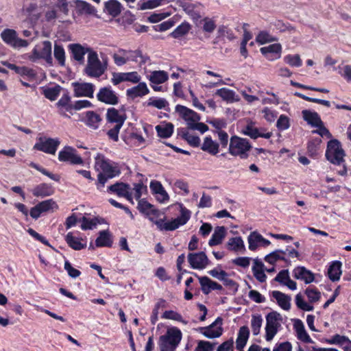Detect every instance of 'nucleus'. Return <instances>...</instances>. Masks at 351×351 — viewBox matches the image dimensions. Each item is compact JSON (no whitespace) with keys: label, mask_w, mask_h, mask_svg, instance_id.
Listing matches in <instances>:
<instances>
[{"label":"nucleus","mask_w":351,"mask_h":351,"mask_svg":"<svg viewBox=\"0 0 351 351\" xmlns=\"http://www.w3.org/2000/svg\"><path fill=\"white\" fill-rule=\"evenodd\" d=\"M263 323V318L261 315H253L251 320V327L254 335H258L260 333Z\"/></svg>","instance_id":"56"},{"label":"nucleus","mask_w":351,"mask_h":351,"mask_svg":"<svg viewBox=\"0 0 351 351\" xmlns=\"http://www.w3.org/2000/svg\"><path fill=\"white\" fill-rule=\"evenodd\" d=\"M138 209L146 215H154L156 217L160 215V212L158 210L155 209L153 205L143 199L138 200Z\"/></svg>","instance_id":"37"},{"label":"nucleus","mask_w":351,"mask_h":351,"mask_svg":"<svg viewBox=\"0 0 351 351\" xmlns=\"http://www.w3.org/2000/svg\"><path fill=\"white\" fill-rule=\"evenodd\" d=\"M265 339L271 341L280 327L281 315L276 311H273L266 315Z\"/></svg>","instance_id":"10"},{"label":"nucleus","mask_w":351,"mask_h":351,"mask_svg":"<svg viewBox=\"0 0 351 351\" xmlns=\"http://www.w3.org/2000/svg\"><path fill=\"white\" fill-rule=\"evenodd\" d=\"M56 106L58 109V113L60 116L70 118L67 112L72 114L73 104L71 101V97L69 93L66 92L62 95L61 98L56 104Z\"/></svg>","instance_id":"17"},{"label":"nucleus","mask_w":351,"mask_h":351,"mask_svg":"<svg viewBox=\"0 0 351 351\" xmlns=\"http://www.w3.org/2000/svg\"><path fill=\"white\" fill-rule=\"evenodd\" d=\"M169 78L168 73L165 71H152L148 76L149 80L152 84H160L165 82Z\"/></svg>","instance_id":"48"},{"label":"nucleus","mask_w":351,"mask_h":351,"mask_svg":"<svg viewBox=\"0 0 351 351\" xmlns=\"http://www.w3.org/2000/svg\"><path fill=\"white\" fill-rule=\"evenodd\" d=\"M57 208L58 205L56 202L51 199H47L38 203L34 207L32 208L29 214L32 218L36 219L40 216L41 213L53 210Z\"/></svg>","instance_id":"18"},{"label":"nucleus","mask_w":351,"mask_h":351,"mask_svg":"<svg viewBox=\"0 0 351 351\" xmlns=\"http://www.w3.org/2000/svg\"><path fill=\"white\" fill-rule=\"evenodd\" d=\"M54 57L61 66L65 64V51L62 46L56 44L54 45Z\"/></svg>","instance_id":"57"},{"label":"nucleus","mask_w":351,"mask_h":351,"mask_svg":"<svg viewBox=\"0 0 351 351\" xmlns=\"http://www.w3.org/2000/svg\"><path fill=\"white\" fill-rule=\"evenodd\" d=\"M294 278L304 281L305 283L309 284L314 281V274L304 267H298L293 271Z\"/></svg>","instance_id":"26"},{"label":"nucleus","mask_w":351,"mask_h":351,"mask_svg":"<svg viewBox=\"0 0 351 351\" xmlns=\"http://www.w3.org/2000/svg\"><path fill=\"white\" fill-rule=\"evenodd\" d=\"M294 329L295 330L297 337L299 340L304 343H313V341L306 331L301 320L296 319L294 324Z\"/></svg>","instance_id":"33"},{"label":"nucleus","mask_w":351,"mask_h":351,"mask_svg":"<svg viewBox=\"0 0 351 351\" xmlns=\"http://www.w3.org/2000/svg\"><path fill=\"white\" fill-rule=\"evenodd\" d=\"M345 152L341 143L337 139L328 141L326 151V157L331 163L340 165L344 162Z\"/></svg>","instance_id":"9"},{"label":"nucleus","mask_w":351,"mask_h":351,"mask_svg":"<svg viewBox=\"0 0 351 351\" xmlns=\"http://www.w3.org/2000/svg\"><path fill=\"white\" fill-rule=\"evenodd\" d=\"M81 221H82L81 228L84 230H92L99 223L97 218L90 219V218H87L86 217H83L81 219Z\"/></svg>","instance_id":"61"},{"label":"nucleus","mask_w":351,"mask_h":351,"mask_svg":"<svg viewBox=\"0 0 351 351\" xmlns=\"http://www.w3.org/2000/svg\"><path fill=\"white\" fill-rule=\"evenodd\" d=\"M122 8V5L117 0H110L105 3V12L114 17L121 13Z\"/></svg>","instance_id":"39"},{"label":"nucleus","mask_w":351,"mask_h":351,"mask_svg":"<svg viewBox=\"0 0 351 351\" xmlns=\"http://www.w3.org/2000/svg\"><path fill=\"white\" fill-rule=\"evenodd\" d=\"M69 49L71 51L73 58L79 62H83L84 60V55L93 51L90 48L84 47L80 44H71Z\"/></svg>","instance_id":"28"},{"label":"nucleus","mask_w":351,"mask_h":351,"mask_svg":"<svg viewBox=\"0 0 351 351\" xmlns=\"http://www.w3.org/2000/svg\"><path fill=\"white\" fill-rule=\"evenodd\" d=\"M227 248L230 251L241 252L245 251L244 242L241 237H232L226 243Z\"/></svg>","instance_id":"40"},{"label":"nucleus","mask_w":351,"mask_h":351,"mask_svg":"<svg viewBox=\"0 0 351 351\" xmlns=\"http://www.w3.org/2000/svg\"><path fill=\"white\" fill-rule=\"evenodd\" d=\"M71 86L73 88V94L76 97H93L95 91V85L88 82H72Z\"/></svg>","instance_id":"15"},{"label":"nucleus","mask_w":351,"mask_h":351,"mask_svg":"<svg viewBox=\"0 0 351 351\" xmlns=\"http://www.w3.org/2000/svg\"><path fill=\"white\" fill-rule=\"evenodd\" d=\"M260 50L269 60H274L280 57L282 47L280 44L275 43L262 47Z\"/></svg>","instance_id":"27"},{"label":"nucleus","mask_w":351,"mask_h":351,"mask_svg":"<svg viewBox=\"0 0 351 351\" xmlns=\"http://www.w3.org/2000/svg\"><path fill=\"white\" fill-rule=\"evenodd\" d=\"M176 112L186 122L189 128L200 120V116L196 112L184 106L177 105Z\"/></svg>","instance_id":"16"},{"label":"nucleus","mask_w":351,"mask_h":351,"mask_svg":"<svg viewBox=\"0 0 351 351\" xmlns=\"http://www.w3.org/2000/svg\"><path fill=\"white\" fill-rule=\"evenodd\" d=\"M188 261L191 267L195 269H203L209 264V260L203 252L189 254Z\"/></svg>","instance_id":"21"},{"label":"nucleus","mask_w":351,"mask_h":351,"mask_svg":"<svg viewBox=\"0 0 351 351\" xmlns=\"http://www.w3.org/2000/svg\"><path fill=\"white\" fill-rule=\"evenodd\" d=\"M202 23V29L204 32L206 33H213L216 28V23L215 21L209 17H204V19H201L199 24Z\"/></svg>","instance_id":"54"},{"label":"nucleus","mask_w":351,"mask_h":351,"mask_svg":"<svg viewBox=\"0 0 351 351\" xmlns=\"http://www.w3.org/2000/svg\"><path fill=\"white\" fill-rule=\"evenodd\" d=\"M273 298H274L278 306L285 311H289L291 308V296L280 291H273L271 293Z\"/></svg>","instance_id":"24"},{"label":"nucleus","mask_w":351,"mask_h":351,"mask_svg":"<svg viewBox=\"0 0 351 351\" xmlns=\"http://www.w3.org/2000/svg\"><path fill=\"white\" fill-rule=\"evenodd\" d=\"M286 252L282 250H276L270 254H267L265 257V261L270 264H274L276 261L282 260L285 263H288V260L286 258Z\"/></svg>","instance_id":"47"},{"label":"nucleus","mask_w":351,"mask_h":351,"mask_svg":"<svg viewBox=\"0 0 351 351\" xmlns=\"http://www.w3.org/2000/svg\"><path fill=\"white\" fill-rule=\"evenodd\" d=\"M54 193L52 186L48 184H40L36 186L33 190L32 193L35 197H44L51 195Z\"/></svg>","instance_id":"44"},{"label":"nucleus","mask_w":351,"mask_h":351,"mask_svg":"<svg viewBox=\"0 0 351 351\" xmlns=\"http://www.w3.org/2000/svg\"><path fill=\"white\" fill-rule=\"evenodd\" d=\"M182 137L192 147H197L200 145V138L197 136L191 134L189 132H183Z\"/></svg>","instance_id":"59"},{"label":"nucleus","mask_w":351,"mask_h":351,"mask_svg":"<svg viewBox=\"0 0 351 351\" xmlns=\"http://www.w3.org/2000/svg\"><path fill=\"white\" fill-rule=\"evenodd\" d=\"M60 86L56 85L53 87H47L44 88L43 94L47 99L51 101H55L60 95Z\"/></svg>","instance_id":"51"},{"label":"nucleus","mask_w":351,"mask_h":351,"mask_svg":"<svg viewBox=\"0 0 351 351\" xmlns=\"http://www.w3.org/2000/svg\"><path fill=\"white\" fill-rule=\"evenodd\" d=\"M94 168L99 172L95 184L99 191L104 187L108 180L118 177L121 173L119 163L110 160L99 153L95 157Z\"/></svg>","instance_id":"1"},{"label":"nucleus","mask_w":351,"mask_h":351,"mask_svg":"<svg viewBox=\"0 0 351 351\" xmlns=\"http://www.w3.org/2000/svg\"><path fill=\"white\" fill-rule=\"evenodd\" d=\"M106 119L108 123L115 124L107 133L109 138L114 141H118L119 130L126 119L125 112L111 108L107 111Z\"/></svg>","instance_id":"2"},{"label":"nucleus","mask_w":351,"mask_h":351,"mask_svg":"<svg viewBox=\"0 0 351 351\" xmlns=\"http://www.w3.org/2000/svg\"><path fill=\"white\" fill-rule=\"evenodd\" d=\"M119 52L123 55L127 56L128 62L132 61L138 63L140 66L146 64L149 61V58L146 54H143L141 50L126 51L121 49Z\"/></svg>","instance_id":"23"},{"label":"nucleus","mask_w":351,"mask_h":351,"mask_svg":"<svg viewBox=\"0 0 351 351\" xmlns=\"http://www.w3.org/2000/svg\"><path fill=\"white\" fill-rule=\"evenodd\" d=\"M305 293L310 302H317L321 297V293L316 289L311 287H308Z\"/></svg>","instance_id":"62"},{"label":"nucleus","mask_w":351,"mask_h":351,"mask_svg":"<svg viewBox=\"0 0 351 351\" xmlns=\"http://www.w3.org/2000/svg\"><path fill=\"white\" fill-rule=\"evenodd\" d=\"M284 61L293 67H299L302 66V61L298 54L287 55L284 57Z\"/></svg>","instance_id":"58"},{"label":"nucleus","mask_w":351,"mask_h":351,"mask_svg":"<svg viewBox=\"0 0 351 351\" xmlns=\"http://www.w3.org/2000/svg\"><path fill=\"white\" fill-rule=\"evenodd\" d=\"M133 195V198L140 200L142 195L147 192V186L142 182L134 184L132 190L131 189Z\"/></svg>","instance_id":"55"},{"label":"nucleus","mask_w":351,"mask_h":351,"mask_svg":"<svg viewBox=\"0 0 351 351\" xmlns=\"http://www.w3.org/2000/svg\"><path fill=\"white\" fill-rule=\"evenodd\" d=\"M251 149L252 145L247 139L236 135L231 136L228 147V153L230 155L246 159Z\"/></svg>","instance_id":"4"},{"label":"nucleus","mask_w":351,"mask_h":351,"mask_svg":"<svg viewBox=\"0 0 351 351\" xmlns=\"http://www.w3.org/2000/svg\"><path fill=\"white\" fill-rule=\"evenodd\" d=\"M158 135L164 138L170 137L173 132V125L171 123H166L164 125L156 126Z\"/></svg>","instance_id":"50"},{"label":"nucleus","mask_w":351,"mask_h":351,"mask_svg":"<svg viewBox=\"0 0 351 351\" xmlns=\"http://www.w3.org/2000/svg\"><path fill=\"white\" fill-rule=\"evenodd\" d=\"M199 281L202 287V292L204 294H208L211 290H221L222 286L219 283L213 281L207 276L199 278Z\"/></svg>","instance_id":"29"},{"label":"nucleus","mask_w":351,"mask_h":351,"mask_svg":"<svg viewBox=\"0 0 351 351\" xmlns=\"http://www.w3.org/2000/svg\"><path fill=\"white\" fill-rule=\"evenodd\" d=\"M162 318L178 321V322L184 323V324H187V322H186L183 319L182 316L180 313L174 311H165L162 315Z\"/></svg>","instance_id":"60"},{"label":"nucleus","mask_w":351,"mask_h":351,"mask_svg":"<svg viewBox=\"0 0 351 351\" xmlns=\"http://www.w3.org/2000/svg\"><path fill=\"white\" fill-rule=\"evenodd\" d=\"M276 39L273 38L267 32L261 31L256 37V41L261 45L274 41Z\"/></svg>","instance_id":"64"},{"label":"nucleus","mask_w":351,"mask_h":351,"mask_svg":"<svg viewBox=\"0 0 351 351\" xmlns=\"http://www.w3.org/2000/svg\"><path fill=\"white\" fill-rule=\"evenodd\" d=\"M201 149L213 156H215L219 153V145L213 141L210 136L204 138L203 143L201 145Z\"/></svg>","instance_id":"30"},{"label":"nucleus","mask_w":351,"mask_h":351,"mask_svg":"<svg viewBox=\"0 0 351 351\" xmlns=\"http://www.w3.org/2000/svg\"><path fill=\"white\" fill-rule=\"evenodd\" d=\"M249 249L252 251L256 250L258 247H267L270 245V241L265 239L261 234L254 231L250 234L247 237Z\"/></svg>","instance_id":"22"},{"label":"nucleus","mask_w":351,"mask_h":351,"mask_svg":"<svg viewBox=\"0 0 351 351\" xmlns=\"http://www.w3.org/2000/svg\"><path fill=\"white\" fill-rule=\"evenodd\" d=\"M3 65L5 66L8 69L14 71V72L21 75H25L28 77H34L35 72L32 69L27 66H18L14 64H11L7 61L1 62Z\"/></svg>","instance_id":"38"},{"label":"nucleus","mask_w":351,"mask_h":351,"mask_svg":"<svg viewBox=\"0 0 351 351\" xmlns=\"http://www.w3.org/2000/svg\"><path fill=\"white\" fill-rule=\"evenodd\" d=\"M58 160L60 162H67L71 165H83L82 157L77 150L70 146H65L58 154Z\"/></svg>","instance_id":"11"},{"label":"nucleus","mask_w":351,"mask_h":351,"mask_svg":"<svg viewBox=\"0 0 351 351\" xmlns=\"http://www.w3.org/2000/svg\"><path fill=\"white\" fill-rule=\"evenodd\" d=\"M221 324L222 319L219 317L208 326L201 328V332L204 336L209 339L219 337L223 332Z\"/></svg>","instance_id":"19"},{"label":"nucleus","mask_w":351,"mask_h":351,"mask_svg":"<svg viewBox=\"0 0 351 351\" xmlns=\"http://www.w3.org/2000/svg\"><path fill=\"white\" fill-rule=\"evenodd\" d=\"M66 241L69 246L75 250H80L86 247V241L82 238L74 237L71 232L66 236Z\"/></svg>","instance_id":"32"},{"label":"nucleus","mask_w":351,"mask_h":351,"mask_svg":"<svg viewBox=\"0 0 351 351\" xmlns=\"http://www.w3.org/2000/svg\"><path fill=\"white\" fill-rule=\"evenodd\" d=\"M295 304L298 308L303 311H311L313 310V306L306 302L300 293L297 294L295 296Z\"/></svg>","instance_id":"63"},{"label":"nucleus","mask_w":351,"mask_h":351,"mask_svg":"<svg viewBox=\"0 0 351 351\" xmlns=\"http://www.w3.org/2000/svg\"><path fill=\"white\" fill-rule=\"evenodd\" d=\"M226 234V229L224 226H217L215 228L214 233L213 234L210 239L208 241L210 246H215L221 243L223 239L225 238Z\"/></svg>","instance_id":"36"},{"label":"nucleus","mask_w":351,"mask_h":351,"mask_svg":"<svg viewBox=\"0 0 351 351\" xmlns=\"http://www.w3.org/2000/svg\"><path fill=\"white\" fill-rule=\"evenodd\" d=\"M0 36L7 45L12 46L17 36V33L14 29H5L1 33Z\"/></svg>","instance_id":"52"},{"label":"nucleus","mask_w":351,"mask_h":351,"mask_svg":"<svg viewBox=\"0 0 351 351\" xmlns=\"http://www.w3.org/2000/svg\"><path fill=\"white\" fill-rule=\"evenodd\" d=\"M108 191L114 193L119 197H125L130 202L134 204L132 192L128 184L117 182L108 186Z\"/></svg>","instance_id":"14"},{"label":"nucleus","mask_w":351,"mask_h":351,"mask_svg":"<svg viewBox=\"0 0 351 351\" xmlns=\"http://www.w3.org/2000/svg\"><path fill=\"white\" fill-rule=\"evenodd\" d=\"M302 114L304 120L311 126L316 128L317 126L322 124V121L317 112L308 110H302Z\"/></svg>","instance_id":"31"},{"label":"nucleus","mask_w":351,"mask_h":351,"mask_svg":"<svg viewBox=\"0 0 351 351\" xmlns=\"http://www.w3.org/2000/svg\"><path fill=\"white\" fill-rule=\"evenodd\" d=\"M252 270L257 280L260 282H265L267 276L264 272V264L258 258L254 259Z\"/></svg>","instance_id":"35"},{"label":"nucleus","mask_w":351,"mask_h":351,"mask_svg":"<svg viewBox=\"0 0 351 351\" xmlns=\"http://www.w3.org/2000/svg\"><path fill=\"white\" fill-rule=\"evenodd\" d=\"M141 80V75L136 71L126 73H114L111 82L114 85H118L123 82H130L133 84L139 82Z\"/></svg>","instance_id":"20"},{"label":"nucleus","mask_w":351,"mask_h":351,"mask_svg":"<svg viewBox=\"0 0 351 351\" xmlns=\"http://www.w3.org/2000/svg\"><path fill=\"white\" fill-rule=\"evenodd\" d=\"M250 335V330L247 326H243L239 328L236 340V348L241 350L245 346Z\"/></svg>","instance_id":"34"},{"label":"nucleus","mask_w":351,"mask_h":351,"mask_svg":"<svg viewBox=\"0 0 351 351\" xmlns=\"http://www.w3.org/2000/svg\"><path fill=\"white\" fill-rule=\"evenodd\" d=\"M60 142L58 138H40L34 149L49 154H55Z\"/></svg>","instance_id":"12"},{"label":"nucleus","mask_w":351,"mask_h":351,"mask_svg":"<svg viewBox=\"0 0 351 351\" xmlns=\"http://www.w3.org/2000/svg\"><path fill=\"white\" fill-rule=\"evenodd\" d=\"M96 97L98 101L108 105L114 106L119 102L118 94L110 86L101 88Z\"/></svg>","instance_id":"13"},{"label":"nucleus","mask_w":351,"mask_h":351,"mask_svg":"<svg viewBox=\"0 0 351 351\" xmlns=\"http://www.w3.org/2000/svg\"><path fill=\"white\" fill-rule=\"evenodd\" d=\"M106 70V66L103 64L98 58L97 52L90 51L88 54L87 64L85 73L91 77H99Z\"/></svg>","instance_id":"8"},{"label":"nucleus","mask_w":351,"mask_h":351,"mask_svg":"<svg viewBox=\"0 0 351 351\" xmlns=\"http://www.w3.org/2000/svg\"><path fill=\"white\" fill-rule=\"evenodd\" d=\"M341 263L340 261H334L328 269V278L333 282L339 280L341 274Z\"/></svg>","instance_id":"45"},{"label":"nucleus","mask_w":351,"mask_h":351,"mask_svg":"<svg viewBox=\"0 0 351 351\" xmlns=\"http://www.w3.org/2000/svg\"><path fill=\"white\" fill-rule=\"evenodd\" d=\"M191 29V25L187 21L182 22L171 34L173 38H180L186 35Z\"/></svg>","instance_id":"49"},{"label":"nucleus","mask_w":351,"mask_h":351,"mask_svg":"<svg viewBox=\"0 0 351 351\" xmlns=\"http://www.w3.org/2000/svg\"><path fill=\"white\" fill-rule=\"evenodd\" d=\"M182 337L181 330L177 327L169 328L164 335L160 337L159 347L167 351H175Z\"/></svg>","instance_id":"3"},{"label":"nucleus","mask_w":351,"mask_h":351,"mask_svg":"<svg viewBox=\"0 0 351 351\" xmlns=\"http://www.w3.org/2000/svg\"><path fill=\"white\" fill-rule=\"evenodd\" d=\"M101 121V118L99 114L93 111L86 112L85 123L88 127L93 129H97L99 128Z\"/></svg>","instance_id":"46"},{"label":"nucleus","mask_w":351,"mask_h":351,"mask_svg":"<svg viewBox=\"0 0 351 351\" xmlns=\"http://www.w3.org/2000/svg\"><path fill=\"white\" fill-rule=\"evenodd\" d=\"M216 95L228 103L238 101L239 99L234 90L227 88H221L216 91Z\"/></svg>","instance_id":"43"},{"label":"nucleus","mask_w":351,"mask_h":351,"mask_svg":"<svg viewBox=\"0 0 351 351\" xmlns=\"http://www.w3.org/2000/svg\"><path fill=\"white\" fill-rule=\"evenodd\" d=\"M76 12L80 14H92L95 12V8L86 1L75 0L74 1Z\"/></svg>","instance_id":"42"},{"label":"nucleus","mask_w":351,"mask_h":351,"mask_svg":"<svg viewBox=\"0 0 351 351\" xmlns=\"http://www.w3.org/2000/svg\"><path fill=\"white\" fill-rule=\"evenodd\" d=\"M51 43L49 40H45L35 45L32 49V53L28 56V58L32 62H36L38 60L43 59L48 64H52L51 56Z\"/></svg>","instance_id":"7"},{"label":"nucleus","mask_w":351,"mask_h":351,"mask_svg":"<svg viewBox=\"0 0 351 351\" xmlns=\"http://www.w3.org/2000/svg\"><path fill=\"white\" fill-rule=\"evenodd\" d=\"M138 85L127 89L126 95L128 97L134 99L143 97L149 93V88L145 82H138Z\"/></svg>","instance_id":"25"},{"label":"nucleus","mask_w":351,"mask_h":351,"mask_svg":"<svg viewBox=\"0 0 351 351\" xmlns=\"http://www.w3.org/2000/svg\"><path fill=\"white\" fill-rule=\"evenodd\" d=\"M191 213L185 207H181L180 215L177 218L167 222H165L164 219H160L155 221V224L161 231H172L186 224L191 217Z\"/></svg>","instance_id":"5"},{"label":"nucleus","mask_w":351,"mask_h":351,"mask_svg":"<svg viewBox=\"0 0 351 351\" xmlns=\"http://www.w3.org/2000/svg\"><path fill=\"white\" fill-rule=\"evenodd\" d=\"M179 18L176 16L169 19V20L162 22L160 24L156 25L154 26V29L157 32H164L166 31L173 26L177 23Z\"/></svg>","instance_id":"53"},{"label":"nucleus","mask_w":351,"mask_h":351,"mask_svg":"<svg viewBox=\"0 0 351 351\" xmlns=\"http://www.w3.org/2000/svg\"><path fill=\"white\" fill-rule=\"evenodd\" d=\"M176 3L190 17L196 26L202 17L204 6L199 3H193L191 0H176Z\"/></svg>","instance_id":"6"},{"label":"nucleus","mask_w":351,"mask_h":351,"mask_svg":"<svg viewBox=\"0 0 351 351\" xmlns=\"http://www.w3.org/2000/svg\"><path fill=\"white\" fill-rule=\"evenodd\" d=\"M112 244V236L108 230H102L99 233V236L95 241V246L111 247Z\"/></svg>","instance_id":"41"}]
</instances>
